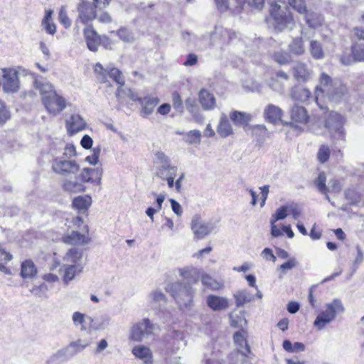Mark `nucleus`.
Segmentation results:
<instances>
[{"instance_id": "f257e3e1", "label": "nucleus", "mask_w": 364, "mask_h": 364, "mask_svg": "<svg viewBox=\"0 0 364 364\" xmlns=\"http://www.w3.org/2000/svg\"><path fill=\"white\" fill-rule=\"evenodd\" d=\"M237 6L242 7L245 4L248 6L261 10L265 3L269 6V14L274 20V29L277 31H283L286 29L291 30L295 24L294 20L290 11V9L286 2L280 0H235Z\"/></svg>"}, {"instance_id": "f03ea898", "label": "nucleus", "mask_w": 364, "mask_h": 364, "mask_svg": "<svg viewBox=\"0 0 364 364\" xmlns=\"http://www.w3.org/2000/svg\"><path fill=\"white\" fill-rule=\"evenodd\" d=\"M33 84L41 96L44 107L50 114L56 115L63 112L66 107L65 100L56 92L50 82L35 80Z\"/></svg>"}, {"instance_id": "7ed1b4c3", "label": "nucleus", "mask_w": 364, "mask_h": 364, "mask_svg": "<svg viewBox=\"0 0 364 364\" xmlns=\"http://www.w3.org/2000/svg\"><path fill=\"white\" fill-rule=\"evenodd\" d=\"M347 92L346 87L339 80H332L329 75L322 73L320 77V85L316 87V100L322 109L324 107L318 102L320 93L325 95L331 101H340Z\"/></svg>"}, {"instance_id": "20e7f679", "label": "nucleus", "mask_w": 364, "mask_h": 364, "mask_svg": "<svg viewBox=\"0 0 364 364\" xmlns=\"http://www.w3.org/2000/svg\"><path fill=\"white\" fill-rule=\"evenodd\" d=\"M166 290L171 294L181 309L192 305L194 291L190 284L181 282H173L167 284Z\"/></svg>"}, {"instance_id": "39448f33", "label": "nucleus", "mask_w": 364, "mask_h": 364, "mask_svg": "<svg viewBox=\"0 0 364 364\" xmlns=\"http://www.w3.org/2000/svg\"><path fill=\"white\" fill-rule=\"evenodd\" d=\"M326 309L320 312L316 316L314 324L319 330L323 328L326 324L333 321L337 314H342L345 308L339 299H333L331 303L326 305Z\"/></svg>"}, {"instance_id": "423d86ee", "label": "nucleus", "mask_w": 364, "mask_h": 364, "mask_svg": "<svg viewBox=\"0 0 364 364\" xmlns=\"http://www.w3.org/2000/svg\"><path fill=\"white\" fill-rule=\"evenodd\" d=\"M80 169V164L70 157L57 156L52 161L53 172L63 176H75Z\"/></svg>"}, {"instance_id": "0eeeda50", "label": "nucleus", "mask_w": 364, "mask_h": 364, "mask_svg": "<svg viewBox=\"0 0 364 364\" xmlns=\"http://www.w3.org/2000/svg\"><path fill=\"white\" fill-rule=\"evenodd\" d=\"M289 5L301 14H304L306 24L313 28L321 26L323 22V17L314 11H307L304 0H289Z\"/></svg>"}, {"instance_id": "6e6552de", "label": "nucleus", "mask_w": 364, "mask_h": 364, "mask_svg": "<svg viewBox=\"0 0 364 364\" xmlns=\"http://www.w3.org/2000/svg\"><path fill=\"white\" fill-rule=\"evenodd\" d=\"M344 118L340 114L331 112L325 120V127L331 134V136L336 141L345 140L343 129Z\"/></svg>"}, {"instance_id": "1a4fd4ad", "label": "nucleus", "mask_w": 364, "mask_h": 364, "mask_svg": "<svg viewBox=\"0 0 364 364\" xmlns=\"http://www.w3.org/2000/svg\"><path fill=\"white\" fill-rule=\"evenodd\" d=\"M95 73L99 82L105 83L107 80L109 76L114 82H116L120 87L124 85L125 80L122 72L114 67L107 66L104 68L100 63H96L95 66Z\"/></svg>"}, {"instance_id": "9d476101", "label": "nucleus", "mask_w": 364, "mask_h": 364, "mask_svg": "<svg viewBox=\"0 0 364 364\" xmlns=\"http://www.w3.org/2000/svg\"><path fill=\"white\" fill-rule=\"evenodd\" d=\"M156 326L149 318H144L132 327L130 338L134 341H141L153 334Z\"/></svg>"}, {"instance_id": "9b49d317", "label": "nucleus", "mask_w": 364, "mask_h": 364, "mask_svg": "<svg viewBox=\"0 0 364 364\" xmlns=\"http://www.w3.org/2000/svg\"><path fill=\"white\" fill-rule=\"evenodd\" d=\"M216 228V222L213 220L203 221L198 215H195L191 221V230L198 240L203 239Z\"/></svg>"}, {"instance_id": "f8f14e48", "label": "nucleus", "mask_w": 364, "mask_h": 364, "mask_svg": "<svg viewBox=\"0 0 364 364\" xmlns=\"http://www.w3.org/2000/svg\"><path fill=\"white\" fill-rule=\"evenodd\" d=\"M3 71V90L5 92H16L19 89L18 72L13 68H4Z\"/></svg>"}, {"instance_id": "ddd939ff", "label": "nucleus", "mask_w": 364, "mask_h": 364, "mask_svg": "<svg viewBox=\"0 0 364 364\" xmlns=\"http://www.w3.org/2000/svg\"><path fill=\"white\" fill-rule=\"evenodd\" d=\"M98 7L92 4L90 0H83L78 6V19L84 24L97 18L96 9Z\"/></svg>"}, {"instance_id": "4468645a", "label": "nucleus", "mask_w": 364, "mask_h": 364, "mask_svg": "<svg viewBox=\"0 0 364 364\" xmlns=\"http://www.w3.org/2000/svg\"><path fill=\"white\" fill-rule=\"evenodd\" d=\"M78 176L79 180L85 185V183H97L100 185L102 176L101 168H84Z\"/></svg>"}, {"instance_id": "2eb2a0df", "label": "nucleus", "mask_w": 364, "mask_h": 364, "mask_svg": "<svg viewBox=\"0 0 364 364\" xmlns=\"http://www.w3.org/2000/svg\"><path fill=\"white\" fill-rule=\"evenodd\" d=\"M77 353L70 343L65 348L58 350L48 360V364H60L73 358Z\"/></svg>"}, {"instance_id": "dca6fc26", "label": "nucleus", "mask_w": 364, "mask_h": 364, "mask_svg": "<svg viewBox=\"0 0 364 364\" xmlns=\"http://www.w3.org/2000/svg\"><path fill=\"white\" fill-rule=\"evenodd\" d=\"M62 181V188L68 193H82L85 191V186L79 180L77 174L70 176Z\"/></svg>"}, {"instance_id": "f3484780", "label": "nucleus", "mask_w": 364, "mask_h": 364, "mask_svg": "<svg viewBox=\"0 0 364 364\" xmlns=\"http://www.w3.org/2000/svg\"><path fill=\"white\" fill-rule=\"evenodd\" d=\"M352 58L343 56L341 59L344 65H350L353 62H364V43L355 42L351 46Z\"/></svg>"}, {"instance_id": "a211bd4d", "label": "nucleus", "mask_w": 364, "mask_h": 364, "mask_svg": "<svg viewBox=\"0 0 364 364\" xmlns=\"http://www.w3.org/2000/svg\"><path fill=\"white\" fill-rule=\"evenodd\" d=\"M289 80V76L284 71L279 70L276 73L275 76L268 80V86L277 92H282L284 90L285 83Z\"/></svg>"}, {"instance_id": "6ab92c4d", "label": "nucleus", "mask_w": 364, "mask_h": 364, "mask_svg": "<svg viewBox=\"0 0 364 364\" xmlns=\"http://www.w3.org/2000/svg\"><path fill=\"white\" fill-rule=\"evenodd\" d=\"M208 306L214 311L225 310L229 305L228 300L225 297L210 294L206 298Z\"/></svg>"}, {"instance_id": "aec40b11", "label": "nucleus", "mask_w": 364, "mask_h": 364, "mask_svg": "<svg viewBox=\"0 0 364 364\" xmlns=\"http://www.w3.org/2000/svg\"><path fill=\"white\" fill-rule=\"evenodd\" d=\"M138 102L141 105V116L144 118L151 115L159 103V99L156 97L146 96L143 98H139Z\"/></svg>"}, {"instance_id": "412c9836", "label": "nucleus", "mask_w": 364, "mask_h": 364, "mask_svg": "<svg viewBox=\"0 0 364 364\" xmlns=\"http://www.w3.org/2000/svg\"><path fill=\"white\" fill-rule=\"evenodd\" d=\"M283 112L280 107L269 104L264 109V117L267 122L276 124L281 121Z\"/></svg>"}, {"instance_id": "4be33fe9", "label": "nucleus", "mask_w": 364, "mask_h": 364, "mask_svg": "<svg viewBox=\"0 0 364 364\" xmlns=\"http://www.w3.org/2000/svg\"><path fill=\"white\" fill-rule=\"evenodd\" d=\"M180 276L186 281L185 284L196 283L200 277L199 270L193 267H185L178 269Z\"/></svg>"}, {"instance_id": "5701e85b", "label": "nucleus", "mask_w": 364, "mask_h": 364, "mask_svg": "<svg viewBox=\"0 0 364 364\" xmlns=\"http://www.w3.org/2000/svg\"><path fill=\"white\" fill-rule=\"evenodd\" d=\"M86 123L79 114H73L66 120V127L70 134H75L85 129Z\"/></svg>"}, {"instance_id": "b1692460", "label": "nucleus", "mask_w": 364, "mask_h": 364, "mask_svg": "<svg viewBox=\"0 0 364 364\" xmlns=\"http://www.w3.org/2000/svg\"><path fill=\"white\" fill-rule=\"evenodd\" d=\"M199 102L204 110H211L215 107L214 95L205 89H202L198 94Z\"/></svg>"}, {"instance_id": "393cba45", "label": "nucleus", "mask_w": 364, "mask_h": 364, "mask_svg": "<svg viewBox=\"0 0 364 364\" xmlns=\"http://www.w3.org/2000/svg\"><path fill=\"white\" fill-rule=\"evenodd\" d=\"M63 268V281L65 284H68L70 281L74 279L76 275L82 272L84 266L82 264H65Z\"/></svg>"}, {"instance_id": "a878e982", "label": "nucleus", "mask_w": 364, "mask_h": 364, "mask_svg": "<svg viewBox=\"0 0 364 364\" xmlns=\"http://www.w3.org/2000/svg\"><path fill=\"white\" fill-rule=\"evenodd\" d=\"M218 134L223 138H226L233 134L232 125L225 114L223 113L217 127Z\"/></svg>"}, {"instance_id": "bb28decb", "label": "nucleus", "mask_w": 364, "mask_h": 364, "mask_svg": "<svg viewBox=\"0 0 364 364\" xmlns=\"http://www.w3.org/2000/svg\"><path fill=\"white\" fill-rule=\"evenodd\" d=\"M63 240L68 245H85L90 242V238L77 231H73L70 234L63 237Z\"/></svg>"}, {"instance_id": "cd10ccee", "label": "nucleus", "mask_w": 364, "mask_h": 364, "mask_svg": "<svg viewBox=\"0 0 364 364\" xmlns=\"http://www.w3.org/2000/svg\"><path fill=\"white\" fill-rule=\"evenodd\" d=\"M291 117L293 121L305 124L308 122L309 115L306 109L298 105H294L291 109Z\"/></svg>"}, {"instance_id": "c85d7f7f", "label": "nucleus", "mask_w": 364, "mask_h": 364, "mask_svg": "<svg viewBox=\"0 0 364 364\" xmlns=\"http://www.w3.org/2000/svg\"><path fill=\"white\" fill-rule=\"evenodd\" d=\"M87 48L91 51H96L100 43V38L97 32L91 28L84 30Z\"/></svg>"}, {"instance_id": "c756f323", "label": "nucleus", "mask_w": 364, "mask_h": 364, "mask_svg": "<svg viewBox=\"0 0 364 364\" xmlns=\"http://www.w3.org/2000/svg\"><path fill=\"white\" fill-rule=\"evenodd\" d=\"M178 168L171 164L160 165L156 169V176L165 181L168 177L176 176Z\"/></svg>"}, {"instance_id": "7c9ffc66", "label": "nucleus", "mask_w": 364, "mask_h": 364, "mask_svg": "<svg viewBox=\"0 0 364 364\" xmlns=\"http://www.w3.org/2000/svg\"><path fill=\"white\" fill-rule=\"evenodd\" d=\"M37 273V268L31 259H26L21 265V276L23 279L33 278Z\"/></svg>"}, {"instance_id": "2f4dec72", "label": "nucleus", "mask_w": 364, "mask_h": 364, "mask_svg": "<svg viewBox=\"0 0 364 364\" xmlns=\"http://www.w3.org/2000/svg\"><path fill=\"white\" fill-rule=\"evenodd\" d=\"M132 353L138 358L142 360L145 363L151 362L152 353L151 350L143 345L135 346L132 349Z\"/></svg>"}, {"instance_id": "473e14b6", "label": "nucleus", "mask_w": 364, "mask_h": 364, "mask_svg": "<svg viewBox=\"0 0 364 364\" xmlns=\"http://www.w3.org/2000/svg\"><path fill=\"white\" fill-rule=\"evenodd\" d=\"M293 70L294 77L299 82H305L310 77V70L304 63H298Z\"/></svg>"}, {"instance_id": "72a5a7b5", "label": "nucleus", "mask_w": 364, "mask_h": 364, "mask_svg": "<svg viewBox=\"0 0 364 364\" xmlns=\"http://www.w3.org/2000/svg\"><path fill=\"white\" fill-rule=\"evenodd\" d=\"M235 304L237 307L242 306L245 304L254 300V295L247 289H242L234 294Z\"/></svg>"}, {"instance_id": "f704fd0d", "label": "nucleus", "mask_w": 364, "mask_h": 364, "mask_svg": "<svg viewBox=\"0 0 364 364\" xmlns=\"http://www.w3.org/2000/svg\"><path fill=\"white\" fill-rule=\"evenodd\" d=\"M82 251L76 247H73L68 251L63 259L67 264H82Z\"/></svg>"}, {"instance_id": "c9c22d12", "label": "nucleus", "mask_w": 364, "mask_h": 364, "mask_svg": "<svg viewBox=\"0 0 364 364\" xmlns=\"http://www.w3.org/2000/svg\"><path fill=\"white\" fill-rule=\"evenodd\" d=\"M230 118L236 126L247 125L252 119L250 114L240 111L232 112Z\"/></svg>"}, {"instance_id": "e433bc0d", "label": "nucleus", "mask_w": 364, "mask_h": 364, "mask_svg": "<svg viewBox=\"0 0 364 364\" xmlns=\"http://www.w3.org/2000/svg\"><path fill=\"white\" fill-rule=\"evenodd\" d=\"M290 53L301 55L305 52V47L301 37L294 38L288 46Z\"/></svg>"}, {"instance_id": "4c0bfd02", "label": "nucleus", "mask_w": 364, "mask_h": 364, "mask_svg": "<svg viewBox=\"0 0 364 364\" xmlns=\"http://www.w3.org/2000/svg\"><path fill=\"white\" fill-rule=\"evenodd\" d=\"M52 14L53 11L51 10L46 11L45 16L42 21V26L48 33L54 35L56 32V26L52 21Z\"/></svg>"}, {"instance_id": "58836bf2", "label": "nucleus", "mask_w": 364, "mask_h": 364, "mask_svg": "<svg viewBox=\"0 0 364 364\" xmlns=\"http://www.w3.org/2000/svg\"><path fill=\"white\" fill-rule=\"evenodd\" d=\"M218 29H215V33L210 35H204L198 39V42L196 43V46L198 50H205L210 46L213 45V37L217 35Z\"/></svg>"}, {"instance_id": "ea45409f", "label": "nucleus", "mask_w": 364, "mask_h": 364, "mask_svg": "<svg viewBox=\"0 0 364 364\" xmlns=\"http://www.w3.org/2000/svg\"><path fill=\"white\" fill-rule=\"evenodd\" d=\"M201 282L203 286L213 291L220 289L223 287V284L221 282L214 279L206 274L202 275Z\"/></svg>"}, {"instance_id": "a19ab883", "label": "nucleus", "mask_w": 364, "mask_h": 364, "mask_svg": "<svg viewBox=\"0 0 364 364\" xmlns=\"http://www.w3.org/2000/svg\"><path fill=\"white\" fill-rule=\"evenodd\" d=\"M91 204L90 197L78 196L73 200V206L78 210H85Z\"/></svg>"}, {"instance_id": "79ce46f5", "label": "nucleus", "mask_w": 364, "mask_h": 364, "mask_svg": "<svg viewBox=\"0 0 364 364\" xmlns=\"http://www.w3.org/2000/svg\"><path fill=\"white\" fill-rule=\"evenodd\" d=\"M310 53L314 59H323L325 55L321 44L317 41L310 42Z\"/></svg>"}, {"instance_id": "37998d69", "label": "nucleus", "mask_w": 364, "mask_h": 364, "mask_svg": "<svg viewBox=\"0 0 364 364\" xmlns=\"http://www.w3.org/2000/svg\"><path fill=\"white\" fill-rule=\"evenodd\" d=\"M311 95V92L305 88H296L291 92V97L294 100L304 102Z\"/></svg>"}, {"instance_id": "c03bdc74", "label": "nucleus", "mask_w": 364, "mask_h": 364, "mask_svg": "<svg viewBox=\"0 0 364 364\" xmlns=\"http://www.w3.org/2000/svg\"><path fill=\"white\" fill-rule=\"evenodd\" d=\"M274 60L280 65H286L291 61V55L285 51H277L273 55Z\"/></svg>"}, {"instance_id": "a18cd8bd", "label": "nucleus", "mask_w": 364, "mask_h": 364, "mask_svg": "<svg viewBox=\"0 0 364 364\" xmlns=\"http://www.w3.org/2000/svg\"><path fill=\"white\" fill-rule=\"evenodd\" d=\"M201 132L199 130H191L186 134V142L189 144H199L200 143Z\"/></svg>"}, {"instance_id": "49530a36", "label": "nucleus", "mask_w": 364, "mask_h": 364, "mask_svg": "<svg viewBox=\"0 0 364 364\" xmlns=\"http://www.w3.org/2000/svg\"><path fill=\"white\" fill-rule=\"evenodd\" d=\"M149 299L158 304L159 306L166 304V297L164 292L160 289H156L151 292L149 294Z\"/></svg>"}, {"instance_id": "de8ad7c7", "label": "nucleus", "mask_w": 364, "mask_h": 364, "mask_svg": "<svg viewBox=\"0 0 364 364\" xmlns=\"http://www.w3.org/2000/svg\"><path fill=\"white\" fill-rule=\"evenodd\" d=\"M70 344L73 346L76 353H78L88 347L91 344V341L90 340L79 338L75 341L70 342Z\"/></svg>"}, {"instance_id": "09e8293b", "label": "nucleus", "mask_w": 364, "mask_h": 364, "mask_svg": "<svg viewBox=\"0 0 364 364\" xmlns=\"http://www.w3.org/2000/svg\"><path fill=\"white\" fill-rule=\"evenodd\" d=\"M11 119V113L5 104L0 100V127L3 126Z\"/></svg>"}, {"instance_id": "8fccbe9b", "label": "nucleus", "mask_w": 364, "mask_h": 364, "mask_svg": "<svg viewBox=\"0 0 364 364\" xmlns=\"http://www.w3.org/2000/svg\"><path fill=\"white\" fill-rule=\"evenodd\" d=\"M326 178L324 173H319L316 180V185L319 191L323 194H326L328 191V188L326 186Z\"/></svg>"}, {"instance_id": "3c124183", "label": "nucleus", "mask_w": 364, "mask_h": 364, "mask_svg": "<svg viewBox=\"0 0 364 364\" xmlns=\"http://www.w3.org/2000/svg\"><path fill=\"white\" fill-rule=\"evenodd\" d=\"M288 213L289 206H281L276 210L275 213L272 215L271 220L276 222L279 220H283L287 216Z\"/></svg>"}, {"instance_id": "603ef678", "label": "nucleus", "mask_w": 364, "mask_h": 364, "mask_svg": "<svg viewBox=\"0 0 364 364\" xmlns=\"http://www.w3.org/2000/svg\"><path fill=\"white\" fill-rule=\"evenodd\" d=\"M330 156V149L326 145H321L319 148L317 158L321 163L326 162Z\"/></svg>"}, {"instance_id": "864d4df0", "label": "nucleus", "mask_w": 364, "mask_h": 364, "mask_svg": "<svg viewBox=\"0 0 364 364\" xmlns=\"http://www.w3.org/2000/svg\"><path fill=\"white\" fill-rule=\"evenodd\" d=\"M172 102L173 107L179 112H183V105L181 95L177 92H174L172 94Z\"/></svg>"}, {"instance_id": "5fc2aeb1", "label": "nucleus", "mask_w": 364, "mask_h": 364, "mask_svg": "<svg viewBox=\"0 0 364 364\" xmlns=\"http://www.w3.org/2000/svg\"><path fill=\"white\" fill-rule=\"evenodd\" d=\"M185 105L186 109L192 114H194L198 111V106L196 104V101L193 97H188L185 100Z\"/></svg>"}, {"instance_id": "6e6d98bb", "label": "nucleus", "mask_w": 364, "mask_h": 364, "mask_svg": "<svg viewBox=\"0 0 364 364\" xmlns=\"http://www.w3.org/2000/svg\"><path fill=\"white\" fill-rule=\"evenodd\" d=\"M59 21L65 26V28H69L71 26V21L67 15L65 7H62L60 10Z\"/></svg>"}, {"instance_id": "4d7b16f0", "label": "nucleus", "mask_w": 364, "mask_h": 364, "mask_svg": "<svg viewBox=\"0 0 364 364\" xmlns=\"http://www.w3.org/2000/svg\"><path fill=\"white\" fill-rule=\"evenodd\" d=\"M100 154V149L99 147L93 149V153L90 156L85 158V161L90 164L95 165L98 162L99 156Z\"/></svg>"}, {"instance_id": "13d9d810", "label": "nucleus", "mask_w": 364, "mask_h": 364, "mask_svg": "<svg viewBox=\"0 0 364 364\" xmlns=\"http://www.w3.org/2000/svg\"><path fill=\"white\" fill-rule=\"evenodd\" d=\"M117 35L121 40L124 42H131L133 40V36L130 32L126 28H121L117 31Z\"/></svg>"}, {"instance_id": "bf43d9fd", "label": "nucleus", "mask_w": 364, "mask_h": 364, "mask_svg": "<svg viewBox=\"0 0 364 364\" xmlns=\"http://www.w3.org/2000/svg\"><path fill=\"white\" fill-rule=\"evenodd\" d=\"M297 265V262L295 258H291L287 262L281 264L279 267V269L282 270L283 272H285L287 270H290L294 268Z\"/></svg>"}, {"instance_id": "052dcab7", "label": "nucleus", "mask_w": 364, "mask_h": 364, "mask_svg": "<svg viewBox=\"0 0 364 364\" xmlns=\"http://www.w3.org/2000/svg\"><path fill=\"white\" fill-rule=\"evenodd\" d=\"M357 255L353 262V266L356 269L364 260V254L360 246H356Z\"/></svg>"}, {"instance_id": "680f3d73", "label": "nucleus", "mask_w": 364, "mask_h": 364, "mask_svg": "<svg viewBox=\"0 0 364 364\" xmlns=\"http://www.w3.org/2000/svg\"><path fill=\"white\" fill-rule=\"evenodd\" d=\"M72 320L75 326L82 325L85 323V315L80 312L73 313Z\"/></svg>"}, {"instance_id": "e2e57ef3", "label": "nucleus", "mask_w": 364, "mask_h": 364, "mask_svg": "<svg viewBox=\"0 0 364 364\" xmlns=\"http://www.w3.org/2000/svg\"><path fill=\"white\" fill-rule=\"evenodd\" d=\"M215 4L218 8V9L220 12H225L228 11L230 7V1L229 0H214Z\"/></svg>"}, {"instance_id": "0e129e2a", "label": "nucleus", "mask_w": 364, "mask_h": 364, "mask_svg": "<svg viewBox=\"0 0 364 364\" xmlns=\"http://www.w3.org/2000/svg\"><path fill=\"white\" fill-rule=\"evenodd\" d=\"M76 155V149L74 145L73 144H67L64 148V151L60 156H66L70 157L73 159V156Z\"/></svg>"}, {"instance_id": "69168bd1", "label": "nucleus", "mask_w": 364, "mask_h": 364, "mask_svg": "<svg viewBox=\"0 0 364 364\" xmlns=\"http://www.w3.org/2000/svg\"><path fill=\"white\" fill-rule=\"evenodd\" d=\"M155 156L157 161L159 162L161 165L170 164L169 158L163 151H156Z\"/></svg>"}, {"instance_id": "338daca9", "label": "nucleus", "mask_w": 364, "mask_h": 364, "mask_svg": "<svg viewBox=\"0 0 364 364\" xmlns=\"http://www.w3.org/2000/svg\"><path fill=\"white\" fill-rule=\"evenodd\" d=\"M46 285L45 284H42L39 286L33 287L31 289V292L36 297H41V293L46 291Z\"/></svg>"}, {"instance_id": "774afa93", "label": "nucleus", "mask_w": 364, "mask_h": 364, "mask_svg": "<svg viewBox=\"0 0 364 364\" xmlns=\"http://www.w3.org/2000/svg\"><path fill=\"white\" fill-rule=\"evenodd\" d=\"M170 203L171 205V209L174 213H176L178 216H181L183 213L181 205L174 199H170Z\"/></svg>"}]
</instances>
